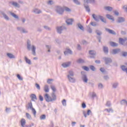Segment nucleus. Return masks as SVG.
Segmentation results:
<instances>
[{"instance_id": "f257e3e1", "label": "nucleus", "mask_w": 127, "mask_h": 127, "mask_svg": "<svg viewBox=\"0 0 127 127\" xmlns=\"http://www.w3.org/2000/svg\"><path fill=\"white\" fill-rule=\"evenodd\" d=\"M27 49L29 51L32 50V54H33L34 56L36 55V47L34 45L31 46V42L29 40H28L27 41Z\"/></svg>"}, {"instance_id": "f03ea898", "label": "nucleus", "mask_w": 127, "mask_h": 127, "mask_svg": "<svg viewBox=\"0 0 127 127\" xmlns=\"http://www.w3.org/2000/svg\"><path fill=\"white\" fill-rule=\"evenodd\" d=\"M57 32L59 34H61L62 33V31L63 30H67V27L64 25H62L61 26H57L56 27Z\"/></svg>"}, {"instance_id": "7ed1b4c3", "label": "nucleus", "mask_w": 127, "mask_h": 127, "mask_svg": "<svg viewBox=\"0 0 127 127\" xmlns=\"http://www.w3.org/2000/svg\"><path fill=\"white\" fill-rule=\"evenodd\" d=\"M81 78L82 79V81L84 83H88V77H87V73L85 71H81Z\"/></svg>"}, {"instance_id": "20e7f679", "label": "nucleus", "mask_w": 127, "mask_h": 127, "mask_svg": "<svg viewBox=\"0 0 127 127\" xmlns=\"http://www.w3.org/2000/svg\"><path fill=\"white\" fill-rule=\"evenodd\" d=\"M56 11L59 14H63V13H64V9L61 6H57Z\"/></svg>"}, {"instance_id": "39448f33", "label": "nucleus", "mask_w": 127, "mask_h": 127, "mask_svg": "<svg viewBox=\"0 0 127 127\" xmlns=\"http://www.w3.org/2000/svg\"><path fill=\"white\" fill-rule=\"evenodd\" d=\"M89 0H84V7H85L86 11H88V12H90V11H91V9H90V7H89V5H88V3H89Z\"/></svg>"}, {"instance_id": "423d86ee", "label": "nucleus", "mask_w": 127, "mask_h": 127, "mask_svg": "<svg viewBox=\"0 0 127 127\" xmlns=\"http://www.w3.org/2000/svg\"><path fill=\"white\" fill-rule=\"evenodd\" d=\"M103 59L104 60L106 65H108V64H110L113 62V60L111 58L104 57L103 58Z\"/></svg>"}, {"instance_id": "0eeeda50", "label": "nucleus", "mask_w": 127, "mask_h": 127, "mask_svg": "<svg viewBox=\"0 0 127 127\" xmlns=\"http://www.w3.org/2000/svg\"><path fill=\"white\" fill-rule=\"evenodd\" d=\"M17 30L20 31L21 33H28V31L22 27H17Z\"/></svg>"}, {"instance_id": "6e6552de", "label": "nucleus", "mask_w": 127, "mask_h": 127, "mask_svg": "<svg viewBox=\"0 0 127 127\" xmlns=\"http://www.w3.org/2000/svg\"><path fill=\"white\" fill-rule=\"evenodd\" d=\"M89 54L91 55L90 56V58L95 59L96 58V55L97 54V53L95 50H90L89 51Z\"/></svg>"}, {"instance_id": "1a4fd4ad", "label": "nucleus", "mask_w": 127, "mask_h": 127, "mask_svg": "<svg viewBox=\"0 0 127 127\" xmlns=\"http://www.w3.org/2000/svg\"><path fill=\"white\" fill-rule=\"evenodd\" d=\"M44 99L46 100L47 102L49 103V102H52V97L48 95V94L46 93L44 96Z\"/></svg>"}, {"instance_id": "9d476101", "label": "nucleus", "mask_w": 127, "mask_h": 127, "mask_svg": "<svg viewBox=\"0 0 127 127\" xmlns=\"http://www.w3.org/2000/svg\"><path fill=\"white\" fill-rule=\"evenodd\" d=\"M92 17L95 21L99 22V21H100V18L101 17V15H96V14H93Z\"/></svg>"}, {"instance_id": "9b49d317", "label": "nucleus", "mask_w": 127, "mask_h": 127, "mask_svg": "<svg viewBox=\"0 0 127 127\" xmlns=\"http://www.w3.org/2000/svg\"><path fill=\"white\" fill-rule=\"evenodd\" d=\"M105 30L106 31H107V32H108V33H109L110 34H112L113 35H117V33H116L115 31L112 29H110L108 28H106Z\"/></svg>"}, {"instance_id": "f8f14e48", "label": "nucleus", "mask_w": 127, "mask_h": 127, "mask_svg": "<svg viewBox=\"0 0 127 127\" xmlns=\"http://www.w3.org/2000/svg\"><path fill=\"white\" fill-rule=\"evenodd\" d=\"M71 62H68L66 63H64L63 64H62V65L63 66V67L64 68H67V67H69L70 65H71Z\"/></svg>"}, {"instance_id": "ddd939ff", "label": "nucleus", "mask_w": 127, "mask_h": 127, "mask_svg": "<svg viewBox=\"0 0 127 127\" xmlns=\"http://www.w3.org/2000/svg\"><path fill=\"white\" fill-rule=\"evenodd\" d=\"M126 21V19L123 17H119L117 20L118 23H122Z\"/></svg>"}, {"instance_id": "4468645a", "label": "nucleus", "mask_w": 127, "mask_h": 127, "mask_svg": "<svg viewBox=\"0 0 127 127\" xmlns=\"http://www.w3.org/2000/svg\"><path fill=\"white\" fill-rule=\"evenodd\" d=\"M121 52V49H113L112 50V54H113V55H116V54H118V53H120Z\"/></svg>"}, {"instance_id": "2eb2a0df", "label": "nucleus", "mask_w": 127, "mask_h": 127, "mask_svg": "<svg viewBox=\"0 0 127 127\" xmlns=\"http://www.w3.org/2000/svg\"><path fill=\"white\" fill-rule=\"evenodd\" d=\"M1 14H2L3 18L4 19H5V20L8 21L9 20V17H8V16H7V15H6L5 14V13H4V12L3 11H1Z\"/></svg>"}, {"instance_id": "dca6fc26", "label": "nucleus", "mask_w": 127, "mask_h": 127, "mask_svg": "<svg viewBox=\"0 0 127 127\" xmlns=\"http://www.w3.org/2000/svg\"><path fill=\"white\" fill-rule=\"evenodd\" d=\"M67 78L68 79L69 82L70 83H75L76 79L74 77H72V76H70V75H67Z\"/></svg>"}, {"instance_id": "f3484780", "label": "nucleus", "mask_w": 127, "mask_h": 127, "mask_svg": "<svg viewBox=\"0 0 127 127\" xmlns=\"http://www.w3.org/2000/svg\"><path fill=\"white\" fill-rule=\"evenodd\" d=\"M27 110H32L33 109V106H32V102L30 101L29 103H28L27 106H26Z\"/></svg>"}, {"instance_id": "a211bd4d", "label": "nucleus", "mask_w": 127, "mask_h": 127, "mask_svg": "<svg viewBox=\"0 0 127 127\" xmlns=\"http://www.w3.org/2000/svg\"><path fill=\"white\" fill-rule=\"evenodd\" d=\"M57 100V98L56 97V95H55V92H53L52 93V102H54Z\"/></svg>"}, {"instance_id": "6ab92c4d", "label": "nucleus", "mask_w": 127, "mask_h": 127, "mask_svg": "<svg viewBox=\"0 0 127 127\" xmlns=\"http://www.w3.org/2000/svg\"><path fill=\"white\" fill-rule=\"evenodd\" d=\"M73 19H68L66 21L67 25H72L73 24Z\"/></svg>"}, {"instance_id": "aec40b11", "label": "nucleus", "mask_w": 127, "mask_h": 127, "mask_svg": "<svg viewBox=\"0 0 127 127\" xmlns=\"http://www.w3.org/2000/svg\"><path fill=\"white\" fill-rule=\"evenodd\" d=\"M24 60L26 63H27V64H28L29 65H31V61L28 59V58H27L26 56L24 57Z\"/></svg>"}, {"instance_id": "412c9836", "label": "nucleus", "mask_w": 127, "mask_h": 127, "mask_svg": "<svg viewBox=\"0 0 127 127\" xmlns=\"http://www.w3.org/2000/svg\"><path fill=\"white\" fill-rule=\"evenodd\" d=\"M6 55L7 57H8V58H9L10 59H14L15 58V56H14V55H13L12 54L7 53Z\"/></svg>"}, {"instance_id": "4be33fe9", "label": "nucleus", "mask_w": 127, "mask_h": 127, "mask_svg": "<svg viewBox=\"0 0 127 127\" xmlns=\"http://www.w3.org/2000/svg\"><path fill=\"white\" fill-rule=\"evenodd\" d=\"M9 13L10 15L13 16V17H14V18H16V19H19V17H18V16H17V15L15 14L14 13L12 12H9Z\"/></svg>"}, {"instance_id": "5701e85b", "label": "nucleus", "mask_w": 127, "mask_h": 127, "mask_svg": "<svg viewBox=\"0 0 127 127\" xmlns=\"http://www.w3.org/2000/svg\"><path fill=\"white\" fill-rule=\"evenodd\" d=\"M110 44L112 47H118L119 46V44L114 42H110Z\"/></svg>"}, {"instance_id": "b1692460", "label": "nucleus", "mask_w": 127, "mask_h": 127, "mask_svg": "<svg viewBox=\"0 0 127 127\" xmlns=\"http://www.w3.org/2000/svg\"><path fill=\"white\" fill-rule=\"evenodd\" d=\"M72 51L69 49H66L64 52V55H67V54H72Z\"/></svg>"}, {"instance_id": "393cba45", "label": "nucleus", "mask_w": 127, "mask_h": 127, "mask_svg": "<svg viewBox=\"0 0 127 127\" xmlns=\"http://www.w3.org/2000/svg\"><path fill=\"white\" fill-rule=\"evenodd\" d=\"M33 12H34V13H36V14H39V13H41L42 11L41 10L37 8H35L33 10Z\"/></svg>"}, {"instance_id": "a878e982", "label": "nucleus", "mask_w": 127, "mask_h": 127, "mask_svg": "<svg viewBox=\"0 0 127 127\" xmlns=\"http://www.w3.org/2000/svg\"><path fill=\"white\" fill-rule=\"evenodd\" d=\"M103 51L105 54H108L109 53V48H108V47L103 46Z\"/></svg>"}, {"instance_id": "bb28decb", "label": "nucleus", "mask_w": 127, "mask_h": 127, "mask_svg": "<svg viewBox=\"0 0 127 127\" xmlns=\"http://www.w3.org/2000/svg\"><path fill=\"white\" fill-rule=\"evenodd\" d=\"M77 26L78 28H79V29H80L81 30H82V31H84V27L83 26V25H82V24H81V23H78L77 24Z\"/></svg>"}, {"instance_id": "cd10ccee", "label": "nucleus", "mask_w": 127, "mask_h": 127, "mask_svg": "<svg viewBox=\"0 0 127 127\" xmlns=\"http://www.w3.org/2000/svg\"><path fill=\"white\" fill-rule=\"evenodd\" d=\"M30 97L31 98L32 101H33V102H34V100H37L36 95H35V94H31Z\"/></svg>"}, {"instance_id": "c85d7f7f", "label": "nucleus", "mask_w": 127, "mask_h": 127, "mask_svg": "<svg viewBox=\"0 0 127 127\" xmlns=\"http://www.w3.org/2000/svg\"><path fill=\"white\" fill-rule=\"evenodd\" d=\"M102 22H104V23H107V20L103 16H100V18L99 19Z\"/></svg>"}, {"instance_id": "c756f323", "label": "nucleus", "mask_w": 127, "mask_h": 127, "mask_svg": "<svg viewBox=\"0 0 127 127\" xmlns=\"http://www.w3.org/2000/svg\"><path fill=\"white\" fill-rule=\"evenodd\" d=\"M44 91L46 93H48L49 92V86H48V85H45Z\"/></svg>"}, {"instance_id": "7c9ffc66", "label": "nucleus", "mask_w": 127, "mask_h": 127, "mask_svg": "<svg viewBox=\"0 0 127 127\" xmlns=\"http://www.w3.org/2000/svg\"><path fill=\"white\" fill-rule=\"evenodd\" d=\"M104 8L106 10H108V11H112L113 10V7L109 6H105Z\"/></svg>"}, {"instance_id": "2f4dec72", "label": "nucleus", "mask_w": 127, "mask_h": 127, "mask_svg": "<svg viewBox=\"0 0 127 127\" xmlns=\"http://www.w3.org/2000/svg\"><path fill=\"white\" fill-rule=\"evenodd\" d=\"M12 5H13V6H15V7H20L19 4L17 3L16 2H12Z\"/></svg>"}, {"instance_id": "473e14b6", "label": "nucleus", "mask_w": 127, "mask_h": 127, "mask_svg": "<svg viewBox=\"0 0 127 127\" xmlns=\"http://www.w3.org/2000/svg\"><path fill=\"white\" fill-rule=\"evenodd\" d=\"M25 124H26V122L25 121V119H22L21 121V125L22 127L25 126Z\"/></svg>"}, {"instance_id": "72a5a7b5", "label": "nucleus", "mask_w": 127, "mask_h": 127, "mask_svg": "<svg viewBox=\"0 0 127 127\" xmlns=\"http://www.w3.org/2000/svg\"><path fill=\"white\" fill-rule=\"evenodd\" d=\"M76 62L78 64H81L82 63H85V61H84V60H83L82 59H79L78 60H77L76 61Z\"/></svg>"}, {"instance_id": "f704fd0d", "label": "nucleus", "mask_w": 127, "mask_h": 127, "mask_svg": "<svg viewBox=\"0 0 127 127\" xmlns=\"http://www.w3.org/2000/svg\"><path fill=\"white\" fill-rule=\"evenodd\" d=\"M87 31L89 32V33H92V32H93V30L92 28H91V27H90V25L87 26Z\"/></svg>"}, {"instance_id": "c9c22d12", "label": "nucleus", "mask_w": 127, "mask_h": 127, "mask_svg": "<svg viewBox=\"0 0 127 127\" xmlns=\"http://www.w3.org/2000/svg\"><path fill=\"white\" fill-rule=\"evenodd\" d=\"M95 33H96L97 35H98V36H101V35L103 34V33L102 32V31L99 30H96L95 31Z\"/></svg>"}, {"instance_id": "e433bc0d", "label": "nucleus", "mask_w": 127, "mask_h": 127, "mask_svg": "<svg viewBox=\"0 0 127 127\" xmlns=\"http://www.w3.org/2000/svg\"><path fill=\"white\" fill-rule=\"evenodd\" d=\"M106 17L108 18V19H110V20H113V21H115V19L113 17V16L109 14L106 15Z\"/></svg>"}, {"instance_id": "4c0bfd02", "label": "nucleus", "mask_w": 127, "mask_h": 127, "mask_svg": "<svg viewBox=\"0 0 127 127\" xmlns=\"http://www.w3.org/2000/svg\"><path fill=\"white\" fill-rule=\"evenodd\" d=\"M90 25H92V26H94V27L96 26H98V25H99V24H98V23H97V22H93V21H91L90 23Z\"/></svg>"}, {"instance_id": "58836bf2", "label": "nucleus", "mask_w": 127, "mask_h": 127, "mask_svg": "<svg viewBox=\"0 0 127 127\" xmlns=\"http://www.w3.org/2000/svg\"><path fill=\"white\" fill-rule=\"evenodd\" d=\"M118 86H119L118 82H115L112 84V87L114 89H117V88H118Z\"/></svg>"}, {"instance_id": "ea45409f", "label": "nucleus", "mask_w": 127, "mask_h": 127, "mask_svg": "<svg viewBox=\"0 0 127 127\" xmlns=\"http://www.w3.org/2000/svg\"><path fill=\"white\" fill-rule=\"evenodd\" d=\"M121 105H126L127 106V101L126 99H123L121 101Z\"/></svg>"}, {"instance_id": "a19ab883", "label": "nucleus", "mask_w": 127, "mask_h": 127, "mask_svg": "<svg viewBox=\"0 0 127 127\" xmlns=\"http://www.w3.org/2000/svg\"><path fill=\"white\" fill-rule=\"evenodd\" d=\"M121 69L124 71V72H126L127 74V68H126V65H122L121 66Z\"/></svg>"}, {"instance_id": "79ce46f5", "label": "nucleus", "mask_w": 127, "mask_h": 127, "mask_svg": "<svg viewBox=\"0 0 127 127\" xmlns=\"http://www.w3.org/2000/svg\"><path fill=\"white\" fill-rule=\"evenodd\" d=\"M67 76H69V77L74 76V72L71 70L69 71L68 75H67Z\"/></svg>"}, {"instance_id": "37998d69", "label": "nucleus", "mask_w": 127, "mask_h": 127, "mask_svg": "<svg viewBox=\"0 0 127 127\" xmlns=\"http://www.w3.org/2000/svg\"><path fill=\"white\" fill-rule=\"evenodd\" d=\"M72 0L73 2L75 3V4H77V5H80L81 4V3L78 0Z\"/></svg>"}, {"instance_id": "c03bdc74", "label": "nucleus", "mask_w": 127, "mask_h": 127, "mask_svg": "<svg viewBox=\"0 0 127 127\" xmlns=\"http://www.w3.org/2000/svg\"><path fill=\"white\" fill-rule=\"evenodd\" d=\"M125 39L122 38H120L119 39V43L122 44L123 45V44H124V43L125 42Z\"/></svg>"}, {"instance_id": "a18cd8bd", "label": "nucleus", "mask_w": 127, "mask_h": 127, "mask_svg": "<svg viewBox=\"0 0 127 127\" xmlns=\"http://www.w3.org/2000/svg\"><path fill=\"white\" fill-rule=\"evenodd\" d=\"M89 68L91 69L92 71H96V67L94 66V65H90Z\"/></svg>"}, {"instance_id": "49530a36", "label": "nucleus", "mask_w": 127, "mask_h": 127, "mask_svg": "<svg viewBox=\"0 0 127 127\" xmlns=\"http://www.w3.org/2000/svg\"><path fill=\"white\" fill-rule=\"evenodd\" d=\"M113 12L115 15H116V16H119L120 15V13L117 10H114Z\"/></svg>"}, {"instance_id": "de8ad7c7", "label": "nucleus", "mask_w": 127, "mask_h": 127, "mask_svg": "<svg viewBox=\"0 0 127 127\" xmlns=\"http://www.w3.org/2000/svg\"><path fill=\"white\" fill-rule=\"evenodd\" d=\"M105 111H107V112H108V113H111V112L112 113L114 112V110H113V108H110L109 109H105Z\"/></svg>"}, {"instance_id": "09e8293b", "label": "nucleus", "mask_w": 127, "mask_h": 127, "mask_svg": "<svg viewBox=\"0 0 127 127\" xmlns=\"http://www.w3.org/2000/svg\"><path fill=\"white\" fill-rule=\"evenodd\" d=\"M26 116L28 120H31V116L29 115L28 113H26Z\"/></svg>"}, {"instance_id": "8fccbe9b", "label": "nucleus", "mask_w": 127, "mask_h": 127, "mask_svg": "<svg viewBox=\"0 0 127 127\" xmlns=\"http://www.w3.org/2000/svg\"><path fill=\"white\" fill-rule=\"evenodd\" d=\"M17 77L20 81H22L23 80V78L22 77H21V76H20V74H17Z\"/></svg>"}, {"instance_id": "3c124183", "label": "nucleus", "mask_w": 127, "mask_h": 127, "mask_svg": "<svg viewBox=\"0 0 127 127\" xmlns=\"http://www.w3.org/2000/svg\"><path fill=\"white\" fill-rule=\"evenodd\" d=\"M51 88L52 89V91H53V93H55L56 92V88H55V86L51 85Z\"/></svg>"}, {"instance_id": "603ef678", "label": "nucleus", "mask_w": 127, "mask_h": 127, "mask_svg": "<svg viewBox=\"0 0 127 127\" xmlns=\"http://www.w3.org/2000/svg\"><path fill=\"white\" fill-rule=\"evenodd\" d=\"M40 120H45L46 119V115H42L40 117Z\"/></svg>"}, {"instance_id": "864d4df0", "label": "nucleus", "mask_w": 127, "mask_h": 127, "mask_svg": "<svg viewBox=\"0 0 127 127\" xmlns=\"http://www.w3.org/2000/svg\"><path fill=\"white\" fill-rule=\"evenodd\" d=\"M44 28H45V29L46 30H48L49 31H51V28L48 27V26H44Z\"/></svg>"}, {"instance_id": "5fc2aeb1", "label": "nucleus", "mask_w": 127, "mask_h": 127, "mask_svg": "<svg viewBox=\"0 0 127 127\" xmlns=\"http://www.w3.org/2000/svg\"><path fill=\"white\" fill-rule=\"evenodd\" d=\"M106 106H107V107H108L110 108V107H111V106H112V104L111 103V101H107L106 104Z\"/></svg>"}, {"instance_id": "6e6d98bb", "label": "nucleus", "mask_w": 127, "mask_h": 127, "mask_svg": "<svg viewBox=\"0 0 127 127\" xmlns=\"http://www.w3.org/2000/svg\"><path fill=\"white\" fill-rule=\"evenodd\" d=\"M82 68L83 69V70H85V71H88L89 70V67H88V66H82Z\"/></svg>"}, {"instance_id": "4d7b16f0", "label": "nucleus", "mask_w": 127, "mask_h": 127, "mask_svg": "<svg viewBox=\"0 0 127 127\" xmlns=\"http://www.w3.org/2000/svg\"><path fill=\"white\" fill-rule=\"evenodd\" d=\"M31 110H32V112L34 116H36V111L35 110V109L34 108H33Z\"/></svg>"}, {"instance_id": "13d9d810", "label": "nucleus", "mask_w": 127, "mask_h": 127, "mask_svg": "<svg viewBox=\"0 0 127 127\" xmlns=\"http://www.w3.org/2000/svg\"><path fill=\"white\" fill-rule=\"evenodd\" d=\"M35 87L38 90H40V85L38 83H35Z\"/></svg>"}, {"instance_id": "bf43d9fd", "label": "nucleus", "mask_w": 127, "mask_h": 127, "mask_svg": "<svg viewBox=\"0 0 127 127\" xmlns=\"http://www.w3.org/2000/svg\"><path fill=\"white\" fill-rule=\"evenodd\" d=\"M64 10H65V11H67L68 12H70V11H71V9L67 7H65Z\"/></svg>"}, {"instance_id": "052dcab7", "label": "nucleus", "mask_w": 127, "mask_h": 127, "mask_svg": "<svg viewBox=\"0 0 127 127\" xmlns=\"http://www.w3.org/2000/svg\"><path fill=\"white\" fill-rule=\"evenodd\" d=\"M62 103V104H63V106H66V100L65 99L63 100Z\"/></svg>"}, {"instance_id": "680f3d73", "label": "nucleus", "mask_w": 127, "mask_h": 127, "mask_svg": "<svg viewBox=\"0 0 127 127\" xmlns=\"http://www.w3.org/2000/svg\"><path fill=\"white\" fill-rule=\"evenodd\" d=\"M122 56H123V57H126V56H127V52H123Z\"/></svg>"}, {"instance_id": "e2e57ef3", "label": "nucleus", "mask_w": 127, "mask_h": 127, "mask_svg": "<svg viewBox=\"0 0 127 127\" xmlns=\"http://www.w3.org/2000/svg\"><path fill=\"white\" fill-rule=\"evenodd\" d=\"M39 99L41 102H43V96L41 95H40L39 96Z\"/></svg>"}, {"instance_id": "0e129e2a", "label": "nucleus", "mask_w": 127, "mask_h": 127, "mask_svg": "<svg viewBox=\"0 0 127 127\" xmlns=\"http://www.w3.org/2000/svg\"><path fill=\"white\" fill-rule=\"evenodd\" d=\"M81 106L82 109H85L86 107V103H85V102H83Z\"/></svg>"}, {"instance_id": "69168bd1", "label": "nucleus", "mask_w": 127, "mask_h": 127, "mask_svg": "<svg viewBox=\"0 0 127 127\" xmlns=\"http://www.w3.org/2000/svg\"><path fill=\"white\" fill-rule=\"evenodd\" d=\"M123 9L125 10L126 12H127V5H125L123 7Z\"/></svg>"}, {"instance_id": "338daca9", "label": "nucleus", "mask_w": 127, "mask_h": 127, "mask_svg": "<svg viewBox=\"0 0 127 127\" xmlns=\"http://www.w3.org/2000/svg\"><path fill=\"white\" fill-rule=\"evenodd\" d=\"M103 78H104V80H109V79H110V77H109V76H108V75H105V76H103Z\"/></svg>"}, {"instance_id": "774afa93", "label": "nucleus", "mask_w": 127, "mask_h": 127, "mask_svg": "<svg viewBox=\"0 0 127 127\" xmlns=\"http://www.w3.org/2000/svg\"><path fill=\"white\" fill-rule=\"evenodd\" d=\"M52 81H53V79H48V81H47L48 84H51V82H52Z\"/></svg>"}]
</instances>
